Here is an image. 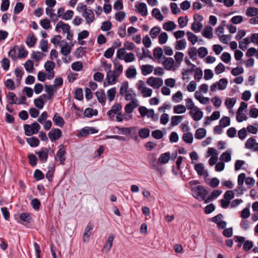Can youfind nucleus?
Wrapping results in <instances>:
<instances>
[{"instance_id":"nucleus-13","label":"nucleus","mask_w":258,"mask_h":258,"mask_svg":"<svg viewBox=\"0 0 258 258\" xmlns=\"http://www.w3.org/2000/svg\"><path fill=\"white\" fill-rule=\"evenodd\" d=\"M93 229V226L91 223H89L85 230L83 234V241L87 242L89 240L90 236L91 234V231Z\"/></svg>"},{"instance_id":"nucleus-5","label":"nucleus","mask_w":258,"mask_h":258,"mask_svg":"<svg viewBox=\"0 0 258 258\" xmlns=\"http://www.w3.org/2000/svg\"><path fill=\"white\" fill-rule=\"evenodd\" d=\"M147 83L154 89H158L163 85V80L159 78L151 77L147 80Z\"/></svg>"},{"instance_id":"nucleus-27","label":"nucleus","mask_w":258,"mask_h":258,"mask_svg":"<svg viewBox=\"0 0 258 258\" xmlns=\"http://www.w3.org/2000/svg\"><path fill=\"white\" fill-rule=\"evenodd\" d=\"M203 35L207 38L211 39L213 37L212 28L210 26H206L203 32Z\"/></svg>"},{"instance_id":"nucleus-34","label":"nucleus","mask_w":258,"mask_h":258,"mask_svg":"<svg viewBox=\"0 0 258 258\" xmlns=\"http://www.w3.org/2000/svg\"><path fill=\"white\" fill-rule=\"evenodd\" d=\"M20 219L27 223H30L32 221L31 214L28 212L23 213L20 215Z\"/></svg>"},{"instance_id":"nucleus-2","label":"nucleus","mask_w":258,"mask_h":258,"mask_svg":"<svg viewBox=\"0 0 258 258\" xmlns=\"http://www.w3.org/2000/svg\"><path fill=\"white\" fill-rule=\"evenodd\" d=\"M24 129L25 135L27 136H31L38 133L40 129V126L38 122L35 121L31 125L27 124H25L24 125Z\"/></svg>"},{"instance_id":"nucleus-28","label":"nucleus","mask_w":258,"mask_h":258,"mask_svg":"<svg viewBox=\"0 0 258 258\" xmlns=\"http://www.w3.org/2000/svg\"><path fill=\"white\" fill-rule=\"evenodd\" d=\"M246 15L249 17H255L258 15V9L254 7H248L246 11Z\"/></svg>"},{"instance_id":"nucleus-7","label":"nucleus","mask_w":258,"mask_h":258,"mask_svg":"<svg viewBox=\"0 0 258 258\" xmlns=\"http://www.w3.org/2000/svg\"><path fill=\"white\" fill-rule=\"evenodd\" d=\"M119 74H116L115 72H113L110 70L106 75V80H108V81L104 82V86L105 87L109 84H114Z\"/></svg>"},{"instance_id":"nucleus-1","label":"nucleus","mask_w":258,"mask_h":258,"mask_svg":"<svg viewBox=\"0 0 258 258\" xmlns=\"http://www.w3.org/2000/svg\"><path fill=\"white\" fill-rule=\"evenodd\" d=\"M191 191L193 196L200 201L205 200L208 194L207 190L202 185L192 187Z\"/></svg>"},{"instance_id":"nucleus-53","label":"nucleus","mask_w":258,"mask_h":258,"mask_svg":"<svg viewBox=\"0 0 258 258\" xmlns=\"http://www.w3.org/2000/svg\"><path fill=\"white\" fill-rule=\"evenodd\" d=\"M186 35L188 36V40L191 42L192 44H195L198 41V37L191 32H187Z\"/></svg>"},{"instance_id":"nucleus-61","label":"nucleus","mask_w":258,"mask_h":258,"mask_svg":"<svg viewBox=\"0 0 258 258\" xmlns=\"http://www.w3.org/2000/svg\"><path fill=\"white\" fill-rule=\"evenodd\" d=\"M182 94L180 91H178L172 96V99L175 102H179L182 100Z\"/></svg>"},{"instance_id":"nucleus-8","label":"nucleus","mask_w":258,"mask_h":258,"mask_svg":"<svg viewBox=\"0 0 258 258\" xmlns=\"http://www.w3.org/2000/svg\"><path fill=\"white\" fill-rule=\"evenodd\" d=\"M115 238V235L113 234H111L108 237L107 240H106L104 246L102 249V252L107 253L111 249L113 245V242Z\"/></svg>"},{"instance_id":"nucleus-37","label":"nucleus","mask_w":258,"mask_h":258,"mask_svg":"<svg viewBox=\"0 0 258 258\" xmlns=\"http://www.w3.org/2000/svg\"><path fill=\"white\" fill-rule=\"evenodd\" d=\"M137 74V71L136 69L131 67L128 68L126 71V77L127 78H132L135 77Z\"/></svg>"},{"instance_id":"nucleus-45","label":"nucleus","mask_w":258,"mask_h":258,"mask_svg":"<svg viewBox=\"0 0 258 258\" xmlns=\"http://www.w3.org/2000/svg\"><path fill=\"white\" fill-rule=\"evenodd\" d=\"M173 110L174 113L180 114L184 113L186 111V108L183 105H177L174 107Z\"/></svg>"},{"instance_id":"nucleus-31","label":"nucleus","mask_w":258,"mask_h":258,"mask_svg":"<svg viewBox=\"0 0 258 258\" xmlns=\"http://www.w3.org/2000/svg\"><path fill=\"white\" fill-rule=\"evenodd\" d=\"M150 130L147 128H143L139 130V136L142 139H146L150 135Z\"/></svg>"},{"instance_id":"nucleus-20","label":"nucleus","mask_w":258,"mask_h":258,"mask_svg":"<svg viewBox=\"0 0 258 258\" xmlns=\"http://www.w3.org/2000/svg\"><path fill=\"white\" fill-rule=\"evenodd\" d=\"M170 158L169 152L161 154L158 158V162L160 164H166L168 162Z\"/></svg>"},{"instance_id":"nucleus-38","label":"nucleus","mask_w":258,"mask_h":258,"mask_svg":"<svg viewBox=\"0 0 258 258\" xmlns=\"http://www.w3.org/2000/svg\"><path fill=\"white\" fill-rule=\"evenodd\" d=\"M220 159L225 162H229L231 159L230 151H227L223 153L220 156Z\"/></svg>"},{"instance_id":"nucleus-25","label":"nucleus","mask_w":258,"mask_h":258,"mask_svg":"<svg viewBox=\"0 0 258 258\" xmlns=\"http://www.w3.org/2000/svg\"><path fill=\"white\" fill-rule=\"evenodd\" d=\"M206 135V130L204 128H199L196 130L195 137L197 139L201 140Z\"/></svg>"},{"instance_id":"nucleus-40","label":"nucleus","mask_w":258,"mask_h":258,"mask_svg":"<svg viewBox=\"0 0 258 258\" xmlns=\"http://www.w3.org/2000/svg\"><path fill=\"white\" fill-rule=\"evenodd\" d=\"M31 205L35 211H39L41 207V203L38 199L35 198L31 200Z\"/></svg>"},{"instance_id":"nucleus-24","label":"nucleus","mask_w":258,"mask_h":258,"mask_svg":"<svg viewBox=\"0 0 258 258\" xmlns=\"http://www.w3.org/2000/svg\"><path fill=\"white\" fill-rule=\"evenodd\" d=\"M18 49L19 46L15 45L8 53L9 56L11 57L12 59L14 61L16 60L18 58V55H17V52L18 51Z\"/></svg>"},{"instance_id":"nucleus-55","label":"nucleus","mask_w":258,"mask_h":258,"mask_svg":"<svg viewBox=\"0 0 258 258\" xmlns=\"http://www.w3.org/2000/svg\"><path fill=\"white\" fill-rule=\"evenodd\" d=\"M2 67L5 71H7L10 68V60L4 57L1 61Z\"/></svg>"},{"instance_id":"nucleus-15","label":"nucleus","mask_w":258,"mask_h":258,"mask_svg":"<svg viewBox=\"0 0 258 258\" xmlns=\"http://www.w3.org/2000/svg\"><path fill=\"white\" fill-rule=\"evenodd\" d=\"M52 120L55 125L61 127L64 125L65 122L63 118L58 113H55L52 117Z\"/></svg>"},{"instance_id":"nucleus-47","label":"nucleus","mask_w":258,"mask_h":258,"mask_svg":"<svg viewBox=\"0 0 258 258\" xmlns=\"http://www.w3.org/2000/svg\"><path fill=\"white\" fill-rule=\"evenodd\" d=\"M116 93V88L115 87H113L110 89H109L107 92V95L108 97V99L109 101H112L114 99V97Z\"/></svg>"},{"instance_id":"nucleus-29","label":"nucleus","mask_w":258,"mask_h":258,"mask_svg":"<svg viewBox=\"0 0 258 258\" xmlns=\"http://www.w3.org/2000/svg\"><path fill=\"white\" fill-rule=\"evenodd\" d=\"M153 67L150 64L143 65L141 67L142 73L145 76L152 73Z\"/></svg>"},{"instance_id":"nucleus-58","label":"nucleus","mask_w":258,"mask_h":258,"mask_svg":"<svg viewBox=\"0 0 258 258\" xmlns=\"http://www.w3.org/2000/svg\"><path fill=\"white\" fill-rule=\"evenodd\" d=\"M141 93L144 97H150L152 93V90L147 87H143Z\"/></svg>"},{"instance_id":"nucleus-46","label":"nucleus","mask_w":258,"mask_h":258,"mask_svg":"<svg viewBox=\"0 0 258 258\" xmlns=\"http://www.w3.org/2000/svg\"><path fill=\"white\" fill-rule=\"evenodd\" d=\"M186 42L184 39H182L176 41L175 48L177 50H182L185 48Z\"/></svg>"},{"instance_id":"nucleus-39","label":"nucleus","mask_w":258,"mask_h":258,"mask_svg":"<svg viewBox=\"0 0 258 258\" xmlns=\"http://www.w3.org/2000/svg\"><path fill=\"white\" fill-rule=\"evenodd\" d=\"M219 124L220 126L223 127L229 125L230 124V118L228 116H224L222 117L219 121Z\"/></svg>"},{"instance_id":"nucleus-57","label":"nucleus","mask_w":258,"mask_h":258,"mask_svg":"<svg viewBox=\"0 0 258 258\" xmlns=\"http://www.w3.org/2000/svg\"><path fill=\"white\" fill-rule=\"evenodd\" d=\"M34 103L36 107L39 109H42L45 102L44 100L38 97L34 99Z\"/></svg>"},{"instance_id":"nucleus-51","label":"nucleus","mask_w":258,"mask_h":258,"mask_svg":"<svg viewBox=\"0 0 258 258\" xmlns=\"http://www.w3.org/2000/svg\"><path fill=\"white\" fill-rule=\"evenodd\" d=\"M128 87V84L127 82H123L120 86L119 89V93L121 95L123 96L127 92V90Z\"/></svg>"},{"instance_id":"nucleus-30","label":"nucleus","mask_w":258,"mask_h":258,"mask_svg":"<svg viewBox=\"0 0 258 258\" xmlns=\"http://www.w3.org/2000/svg\"><path fill=\"white\" fill-rule=\"evenodd\" d=\"M153 17H155L157 20L162 21L164 19L163 16L161 14L160 10L157 8H154L152 11Z\"/></svg>"},{"instance_id":"nucleus-62","label":"nucleus","mask_w":258,"mask_h":258,"mask_svg":"<svg viewBox=\"0 0 258 258\" xmlns=\"http://www.w3.org/2000/svg\"><path fill=\"white\" fill-rule=\"evenodd\" d=\"M72 69L75 71H80L83 69V63L81 61H76L72 63Z\"/></svg>"},{"instance_id":"nucleus-22","label":"nucleus","mask_w":258,"mask_h":258,"mask_svg":"<svg viewBox=\"0 0 258 258\" xmlns=\"http://www.w3.org/2000/svg\"><path fill=\"white\" fill-rule=\"evenodd\" d=\"M174 60L172 57H166L163 62L164 68L167 70H170L173 67Z\"/></svg>"},{"instance_id":"nucleus-26","label":"nucleus","mask_w":258,"mask_h":258,"mask_svg":"<svg viewBox=\"0 0 258 258\" xmlns=\"http://www.w3.org/2000/svg\"><path fill=\"white\" fill-rule=\"evenodd\" d=\"M26 141L31 147H37L40 143L39 140L35 137L28 138L27 139Z\"/></svg>"},{"instance_id":"nucleus-4","label":"nucleus","mask_w":258,"mask_h":258,"mask_svg":"<svg viewBox=\"0 0 258 258\" xmlns=\"http://www.w3.org/2000/svg\"><path fill=\"white\" fill-rule=\"evenodd\" d=\"M58 148V150L57 152L55 157V160L56 161H58L60 164L63 165H64L65 161L66 159L65 156V154L66 153V150L64 146L62 144L59 145Z\"/></svg>"},{"instance_id":"nucleus-64","label":"nucleus","mask_w":258,"mask_h":258,"mask_svg":"<svg viewBox=\"0 0 258 258\" xmlns=\"http://www.w3.org/2000/svg\"><path fill=\"white\" fill-rule=\"evenodd\" d=\"M5 86L10 90H14L15 89V84L14 81L11 79H9L6 80L5 82Z\"/></svg>"},{"instance_id":"nucleus-49","label":"nucleus","mask_w":258,"mask_h":258,"mask_svg":"<svg viewBox=\"0 0 258 258\" xmlns=\"http://www.w3.org/2000/svg\"><path fill=\"white\" fill-rule=\"evenodd\" d=\"M55 65V63L53 61L47 60L44 64V68L46 71L50 72L53 70Z\"/></svg>"},{"instance_id":"nucleus-63","label":"nucleus","mask_w":258,"mask_h":258,"mask_svg":"<svg viewBox=\"0 0 258 258\" xmlns=\"http://www.w3.org/2000/svg\"><path fill=\"white\" fill-rule=\"evenodd\" d=\"M34 177L37 180H40L44 178V175L39 169H36L34 173Z\"/></svg>"},{"instance_id":"nucleus-32","label":"nucleus","mask_w":258,"mask_h":258,"mask_svg":"<svg viewBox=\"0 0 258 258\" xmlns=\"http://www.w3.org/2000/svg\"><path fill=\"white\" fill-rule=\"evenodd\" d=\"M18 51V58H24L27 56L28 51L25 49V47L23 46H19Z\"/></svg>"},{"instance_id":"nucleus-17","label":"nucleus","mask_w":258,"mask_h":258,"mask_svg":"<svg viewBox=\"0 0 258 258\" xmlns=\"http://www.w3.org/2000/svg\"><path fill=\"white\" fill-rule=\"evenodd\" d=\"M138 106L137 101L136 100H132L128 104H126L124 107V110L126 113H132L134 108Z\"/></svg>"},{"instance_id":"nucleus-60","label":"nucleus","mask_w":258,"mask_h":258,"mask_svg":"<svg viewBox=\"0 0 258 258\" xmlns=\"http://www.w3.org/2000/svg\"><path fill=\"white\" fill-rule=\"evenodd\" d=\"M159 43L161 44H165L168 39V35L166 32H162L159 36Z\"/></svg>"},{"instance_id":"nucleus-12","label":"nucleus","mask_w":258,"mask_h":258,"mask_svg":"<svg viewBox=\"0 0 258 258\" xmlns=\"http://www.w3.org/2000/svg\"><path fill=\"white\" fill-rule=\"evenodd\" d=\"M135 7L137 8L138 12L141 14L143 16L145 17L147 15L148 10L145 3H138L135 5Z\"/></svg>"},{"instance_id":"nucleus-3","label":"nucleus","mask_w":258,"mask_h":258,"mask_svg":"<svg viewBox=\"0 0 258 258\" xmlns=\"http://www.w3.org/2000/svg\"><path fill=\"white\" fill-rule=\"evenodd\" d=\"M49 151H51V149L50 147H43L40 151L35 152V153L38 156L39 161L42 163H44L47 162L48 158V154Z\"/></svg>"},{"instance_id":"nucleus-43","label":"nucleus","mask_w":258,"mask_h":258,"mask_svg":"<svg viewBox=\"0 0 258 258\" xmlns=\"http://www.w3.org/2000/svg\"><path fill=\"white\" fill-rule=\"evenodd\" d=\"M29 159V163L32 167H34L37 163V157L33 154H30L28 155Z\"/></svg>"},{"instance_id":"nucleus-10","label":"nucleus","mask_w":258,"mask_h":258,"mask_svg":"<svg viewBox=\"0 0 258 258\" xmlns=\"http://www.w3.org/2000/svg\"><path fill=\"white\" fill-rule=\"evenodd\" d=\"M245 147L253 151H258V143L256 142L255 139L252 137L249 138L246 141Z\"/></svg>"},{"instance_id":"nucleus-16","label":"nucleus","mask_w":258,"mask_h":258,"mask_svg":"<svg viewBox=\"0 0 258 258\" xmlns=\"http://www.w3.org/2000/svg\"><path fill=\"white\" fill-rule=\"evenodd\" d=\"M82 15L85 18L87 23L89 24L94 20V14L91 10H88L87 11L84 12Z\"/></svg>"},{"instance_id":"nucleus-14","label":"nucleus","mask_w":258,"mask_h":258,"mask_svg":"<svg viewBox=\"0 0 258 258\" xmlns=\"http://www.w3.org/2000/svg\"><path fill=\"white\" fill-rule=\"evenodd\" d=\"M148 163L151 168L156 167L159 164L157 161L156 155L154 153H150L148 156Z\"/></svg>"},{"instance_id":"nucleus-23","label":"nucleus","mask_w":258,"mask_h":258,"mask_svg":"<svg viewBox=\"0 0 258 258\" xmlns=\"http://www.w3.org/2000/svg\"><path fill=\"white\" fill-rule=\"evenodd\" d=\"M95 95L97 98L99 102L101 103H105L106 101V96L104 91L102 89L97 91Z\"/></svg>"},{"instance_id":"nucleus-36","label":"nucleus","mask_w":258,"mask_h":258,"mask_svg":"<svg viewBox=\"0 0 258 258\" xmlns=\"http://www.w3.org/2000/svg\"><path fill=\"white\" fill-rule=\"evenodd\" d=\"M218 86V89L221 90L225 89L228 84V80L227 79L222 78L219 80L218 82H217Z\"/></svg>"},{"instance_id":"nucleus-41","label":"nucleus","mask_w":258,"mask_h":258,"mask_svg":"<svg viewBox=\"0 0 258 258\" xmlns=\"http://www.w3.org/2000/svg\"><path fill=\"white\" fill-rule=\"evenodd\" d=\"M188 54L189 57L193 60H195L197 58V50L196 47H190L188 51Z\"/></svg>"},{"instance_id":"nucleus-33","label":"nucleus","mask_w":258,"mask_h":258,"mask_svg":"<svg viewBox=\"0 0 258 258\" xmlns=\"http://www.w3.org/2000/svg\"><path fill=\"white\" fill-rule=\"evenodd\" d=\"M176 27V25L172 21H168L167 22L163 24V28L164 30L170 31L175 29Z\"/></svg>"},{"instance_id":"nucleus-54","label":"nucleus","mask_w":258,"mask_h":258,"mask_svg":"<svg viewBox=\"0 0 258 258\" xmlns=\"http://www.w3.org/2000/svg\"><path fill=\"white\" fill-rule=\"evenodd\" d=\"M203 27L202 24L199 22H194L191 25V29L196 33L199 32Z\"/></svg>"},{"instance_id":"nucleus-52","label":"nucleus","mask_w":258,"mask_h":258,"mask_svg":"<svg viewBox=\"0 0 258 258\" xmlns=\"http://www.w3.org/2000/svg\"><path fill=\"white\" fill-rule=\"evenodd\" d=\"M153 55L156 59H160L163 55V50L160 47H157L154 49Z\"/></svg>"},{"instance_id":"nucleus-11","label":"nucleus","mask_w":258,"mask_h":258,"mask_svg":"<svg viewBox=\"0 0 258 258\" xmlns=\"http://www.w3.org/2000/svg\"><path fill=\"white\" fill-rule=\"evenodd\" d=\"M70 26L68 24H66L63 22L60 21L57 23L55 27L56 31L59 32L60 29H61L64 33H66L70 30Z\"/></svg>"},{"instance_id":"nucleus-19","label":"nucleus","mask_w":258,"mask_h":258,"mask_svg":"<svg viewBox=\"0 0 258 258\" xmlns=\"http://www.w3.org/2000/svg\"><path fill=\"white\" fill-rule=\"evenodd\" d=\"M194 110L196 111V112L194 113L192 111H190L189 114L192 116L194 120L198 121L202 118L203 116V113L202 111L200 110L197 107H196Z\"/></svg>"},{"instance_id":"nucleus-6","label":"nucleus","mask_w":258,"mask_h":258,"mask_svg":"<svg viewBox=\"0 0 258 258\" xmlns=\"http://www.w3.org/2000/svg\"><path fill=\"white\" fill-rule=\"evenodd\" d=\"M122 106L120 104L118 103H115L111 107V109L108 110L107 112V115L110 120H113L114 116L118 112L120 111Z\"/></svg>"},{"instance_id":"nucleus-50","label":"nucleus","mask_w":258,"mask_h":258,"mask_svg":"<svg viewBox=\"0 0 258 258\" xmlns=\"http://www.w3.org/2000/svg\"><path fill=\"white\" fill-rule=\"evenodd\" d=\"M182 119V116H173L171 117V124L172 126H176L181 121Z\"/></svg>"},{"instance_id":"nucleus-42","label":"nucleus","mask_w":258,"mask_h":258,"mask_svg":"<svg viewBox=\"0 0 258 258\" xmlns=\"http://www.w3.org/2000/svg\"><path fill=\"white\" fill-rule=\"evenodd\" d=\"M236 102V99L235 98H228L225 100V105L228 109H231Z\"/></svg>"},{"instance_id":"nucleus-18","label":"nucleus","mask_w":258,"mask_h":258,"mask_svg":"<svg viewBox=\"0 0 258 258\" xmlns=\"http://www.w3.org/2000/svg\"><path fill=\"white\" fill-rule=\"evenodd\" d=\"M195 170L197 171L199 175L207 176L208 172L204 169L203 163H199L195 164Z\"/></svg>"},{"instance_id":"nucleus-59","label":"nucleus","mask_w":258,"mask_h":258,"mask_svg":"<svg viewBox=\"0 0 258 258\" xmlns=\"http://www.w3.org/2000/svg\"><path fill=\"white\" fill-rule=\"evenodd\" d=\"M7 98L8 100L11 101L9 102L10 104H13L17 103V97L14 93L11 92H9L7 95Z\"/></svg>"},{"instance_id":"nucleus-56","label":"nucleus","mask_w":258,"mask_h":258,"mask_svg":"<svg viewBox=\"0 0 258 258\" xmlns=\"http://www.w3.org/2000/svg\"><path fill=\"white\" fill-rule=\"evenodd\" d=\"M112 24L109 21H104L101 26V30L103 31H109L111 28Z\"/></svg>"},{"instance_id":"nucleus-35","label":"nucleus","mask_w":258,"mask_h":258,"mask_svg":"<svg viewBox=\"0 0 258 258\" xmlns=\"http://www.w3.org/2000/svg\"><path fill=\"white\" fill-rule=\"evenodd\" d=\"M25 70L28 73H31L34 70V63L31 60H28L24 64Z\"/></svg>"},{"instance_id":"nucleus-48","label":"nucleus","mask_w":258,"mask_h":258,"mask_svg":"<svg viewBox=\"0 0 258 258\" xmlns=\"http://www.w3.org/2000/svg\"><path fill=\"white\" fill-rule=\"evenodd\" d=\"M86 47H79L78 48L75 52V55L77 58H79L80 57H82L86 52Z\"/></svg>"},{"instance_id":"nucleus-9","label":"nucleus","mask_w":258,"mask_h":258,"mask_svg":"<svg viewBox=\"0 0 258 258\" xmlns=\"http://www.w3.org/2000/svg\"><path fill=\"white\" fill-rule=\"evenodd\" d=\"M48 137L51 142L58 140L62 136V132L59 128H53L49 132Z\"/></svg>"},{"instance_id":"nucleus-21","label":"nucleus","mask_w":258,"mask_h":258,"mask_svg":"<svg viewBox=\"0 0 258 258\" xmlns=\"http://www.w3.org/2000/svg\"><path fill=\"white\" fill-rule=\"evenodd\" d=\"M37 38L33 34H30L28 35L26 40V44L29 47H33L36 44Z\"/></svg>"},{"instance_id":"nucleus-44","label":"nucleus","mask_w":258,"mask_h":258,"mask_svg":"<svg viewBox=\"0 0 258 258\" xmlns=\"http://www.w3.org/2000/svg\"><path fill=\"white\" fill-rule=\"evenodd\" d=\"M182 140L188 144H191L193 142V136L191 133H184L182 136Z\"/></svg>"}]
</instances>
